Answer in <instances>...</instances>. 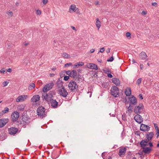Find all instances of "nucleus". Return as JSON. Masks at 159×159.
<instances>
[{
	"label": "nucleus",
	"mask_w": 159,
	"mask_h": 159,
	"mask_svg": "<svg viewBox=\"0 0 159 159\" xmlns=\"http://www.w3.org/2000/svg\"><path fill=\"white\" fill-rule=\"evenodd\" d=\"M69 90L71 92H75L78 89V85L75 81L71 80L68 84Z\"/></svg>",
	"instance_id": "1"
},
{
	"label": "nucleus",
	"mask_w": 159,
	"mask_h": 159,
	"mask_svg": "<svg viewBox=\"0 0 159 159\" xmlns=\"http://www.w3.org/2000/svg\"><path fill=\"white\" fill-rule=\"evenodd\" d=\"M45 109L42 106L39 107L37 110V115L41 118H43L46 116L47 115L45 112Z\"/></svg>",
	"instance_id": "2"
},
{
	"label": "nucleus",
	"mask_w": 159,
	"mask_h": 159,
	"mask_svg": "<svg viewBox=\"0 0 159 159\" xmlns=\"http://www.w3.org/2000/svg\"><path fill=\"white\" fill-rule=\"evenodd\" d=\"M53 96L52 94V92H50L48 94H47L45 93H44L42 95V98L44 99L46 101L48 102H49L53 98Z\"/></svg>",
	"instance_id": "3"
},
{
	"label": "nucleus",
	"mask_w": 159,
	"mask_h": 159,
	"mask_svg": "<svg viewBox=\"0 0 159 159\" xmlns=\"http://www.w3.org/2000/svg\"><path fill=\"white\" fill-rule=\"evenodd\" d=\"M111 93L112 95L116 98L119 95V90L118 87L115 86H112L110 90Z\"/></svg>",
	"instance_id": "4"
},
{
	"label": "nucleus",
	"mask_w": 159,
	"mask_h": 159,
	"mask_svg": "<svg viewBox=\"0 0 159 159\" xmlns=\"http://www.w3.org/2000/svg\"><path fill=\"white\" fill-rule=\"evenodd\" d=\"M143 106L142 103H139L138 105L135 106L134 112L136 114L141 113L143 108Z\"/></svg>",
	"instance_id": "5"
},
{
	"label": "nucleus",
	"mask_w": 159,
	"mask_h": 159,
	"mask_svg": "<svg viewBox=\"0 0 159 159\" xmlns=\"http://www.w3.org/2000/svg\"><path fill=\"white\" fill-rule=\"evenodd\" d=\"M19 113L17 111L13 112L11 115V121L13 122L18 120L19 117Z\"/></svg>",
	"instance_id": "6"
},
{
	"label": "nucleus",
	"mask_w": 159,
	"mask_h": 159,
	"mask_svg": "<svg viewBox=\"0 0 159 159\" xmlns=\"http://www.w3.org/2000/svg\"><path fill=\"white\" fill-rule=\"evenodd\" d=\"M128 103L129 104L134 106L136 105L137 103V100L136 98L133 95L131 97L128 98Z\"/></svg>",
	"instance_id": "7"
},
{
	"label": "nucleus",
	"mask_w": 159,
	"mask_h": 159,
	"mask_svg": "<svg viewBox=\"0 0 159 159\" xmlns=\"http://www.w3.org/2000/svg\"><path fill=\"white\" fill-rule=\"evenodd\" d=\"M66 74L71 77L75 78L77 75V71L75 70H68L66 71Z\"/></svg>",
	"instance_id": "8"
},
{
	"label": "nucleus",
	"mask_w": 159,
	"mask_h": 159,
	"mask_svg": "<svg viewBox=\"0 0 159 159\" xmlns=\"http://www.w3.org/2000/svg\"><path fill=\"white\" fill-rule=\"evenodd\" d=\"M53 83H50L47 84L45 86L43 89V91L44 93H45L51 89L54 86Z\"/></svg>",
	"instance_id": "9"
},
{
	"label": "nucleus",
	"mask_w": 159,
	"mask_h": 159,
	"mask_svg": "<svg viewBox=\"0 0 159 159\" xmlns=\"http://www.w3.org/2000/svg\"><path fill=\"white\" fill-rule=\"evenodd\" d=\"M59 92L60 95L64 97H66L68 94V93L65 89L64 87H63L61 89L59 90Z\"/></svg>",
	"instance_id": "10"
},
{
	"label": "nucleus",
	"mask_w": 159,
	"mask_h": 159,
	"mask_svg": "<svg viewBox=\"0 0 159 159\" xmlns=\"http://www.w3.org/2000/svg\"><path fill=\"white\" fill-rule=\"evenodd\" d=\"M134 119L136 122L139 124H140L143 120L142 116L139 115V114H137L134 116Z\"/></svg>",
	"instance_id": "11"
},
{
	"label": "nucleus",
	"mask_w": 159,
	"mask_h": 159,
	"mask_svg": "<svg viewBox=\"0 0 159 159\" xmlns=\"http://www.w3.org/2000/svg\"><path fill=\"white\" fill-rule=\"evenodd\" d=\"M9 121L8 118H2L0 120V128L4 126Z\"/></svg>",
	"instance_id": "12"
},
{
	"label": "nucleus",
	"mask_w": 159,
	"mask_h": 159,
	"mask_svg": "<svg viewBox=\"0 0 159 159\" xmlns=\"http://www.w3.org/2000/svg\"><path fill=\"white\" fill-rule=\"evenodd\" d=\"M51 106L54 108H57L58 106V102L55 99L52 98L49 102Z\"/></svg>",
	"instance_id": "13"
},
{
	"label": "nucleus",
	"mask_w": 159,
	"mask_h": 159,
	"mask_svg": "<svg viewBox=\"0 0 159 159\" xmlns=\"http://www.w3.org/2000/svg\"><path fill=\"white\" fill-rule=\"evenodd\" d=\"M18 129L17 128L11 127L8 129L9 133L11 135H15L18 132Z\"/></svg>",
	"instance_id": "14"
},
{
	"label": "nucleus",
	"mask_w": 159,
	"mask_h": 159,
	"mask_svg": "<svg viewBox=\"0 0 159 159\" xmlns=\"http://www.w3.org/2000/svg\"><path fill=\"white\" fill-rule=\"evenodd\" d=\"M150 127L148 125L142 124L140 126V130L143 131H148L150 130Z\"/></svg>",
	"instance_id": "15"
},
{
	"label": "nucleus",
	"mask_w": 159,
	"mask_h": 159,
	"mask_svg": "<svg viewBox=\"0 0 159 159\" xmlns=\"http://www.w3.org/2000/svg\"><path fill=\"white\" fill-rule=\"evenodd\" d=\"M22 120L25 124H29L30 121V119L27 116V115H24L22 116Z\"/></svg>",
	"instance_id": "16"
},
{
	"label": "nucleus",
	"mask_w": 159,
	"mask_h": 159,
	"mask_svg": "<svg viewBox=\"0 0 159 159\" xmlns=\"http://www.w3.org/2000/svg\"><path fill=\"white\" fill-rule=\"evenodd\" d=\"M27 96L26 95H22L18 96L16 99V102H17L23 101L26 99Z\"/></svg>",
	"instance_id": "17"
},
{
	"label": "nucleus",
	"mask_w": 159,
	"mask_h": 159,
	"mask_svg": "<svg viewBox=\"0 0 159 159\" xmlns=\"http://www.w3.org/2000/svg\"><path fill=\"white\" fill-rule=\"evenodd\" d=\"M40 98V97L39 95H35L31 98V101L33 102H36L39 101Z\"/></svg>",
	"instance_id": "18"
},
{
	"label": "nucleus",
	"mask_w": 159,
	"mask_h": 159,
	"mask_svg": "<svg viewBox=\"0 0 159 159\" xmlns=\"http://www.w3.org/2000/svg\"><path fill=\"white\" fill-rule=\"evenodd\" d=\"M63 82L60 79H58L57 81L56 84L57 85V86L58 88H62L63 87H64L63 86Z\"/></svg>",
	"instance_id": "19"
},
{
	"label": "nucleus",
	"mask_w": 159,
	"mask_h": 159,
	"mask_svg": "<svg viewBox=\"0 0 159 159\" xmlns=\"http://www.w3.org/2000/svg\"><path fill=\"white\" fill-rule=\"evenodd\" d=\"M142 152L145 154H149L152 150V149L149 147H144L142 148Z\"/></svg>",
	"instance_id": "20"
},
{
	"label": "nucleus",
	"mask_w": 159,
	"mask_h": 159,
	"mask_svg": "<svg viewBox=\"0 0 159 159\" xmlns=\"http://www.w3.org/2000/svg\"><path fill=\"white\" fill-rule=\"evenodd\" d=\"M112 82L116 86H119L120 84V81L119 79L113 78L112 79Z\"/></svg>",
	"instance_id": "21"
},
{
	"label": "nucleus",
	"mask_w": 159,
	"mask_h": 159,
	"mask_svg": "<svg viewBox=\"0 0 159 159\" xmlns=\"http://www.w3.org/2000/svg\"><path fill=\"white\" fill-rule=\"evenodd\" d=\"M154 134L152 132L149 133L148 134H146V138L148 141L151 140L153 137Z\"/></svg>",
	"instance_id": "22"
},
{
	"label": "nucleus",
	"mask_w": 159,
	"mask_h": 159,
	"mask_svg": "<svg viewBox=\"0 0 159 159\" xmlns=\"http://www.w3.org/2000/svg\"><path fill=\"white\" fill-rule=\"evenodd\" d=\"M126 148H121L119 150V156H121V155L125 154Z\"/></svg>",
	"instance_id": "23"
},
{
	"label": "nucleus",
	"mask_w": 159,
	"mask_h": 159,
	"mask_svg": "<svg viewBox=\"0 0 159 159\" xmlns=\"http://www.w3.org/2000/svg\"><path fill=\"white\" fill-rule=\"evenodd\" d=\"M140 58L143 60L145 59L147 57V55L145 52H142L139 55Z\"/></svg>",
	"instance_id": "24"
},
{
	"label": "nucleus",
	"mask_w": 159,
	"mask_h": 159,
	"mask_svg": "<svg viewBox=\"0 0 159 159\" xmlns=\"http://www.w3.org/2000/svg\"><path fill=\"white\" fill-rule=\"evenodd\" d=\"M89 68L92 69H94L97 70L98 69V66L97 65L93 63L90 64Z\"/></svg>",
	"instance_id": "25"
},
{
	"label": "nucleus",
	"mask_w": 159,
	"mask_h": 159,
	"mask_svg": "<svg viewBox=\"0 0 159 159\" xmlns=\"http://www.w3.org/2000/svg\"><path fill=\"white\" fill-rule=\"evenodd\" d=\"M9 110L8 108L6 107L4 108V109L0 113V116L2 115L3 114L9 112Z\"/></svg>",
	"instance_id": "26"
},
{
	"label": "nucleus",
	"mask_w": 159,
	"mask_h": 159,
	"mask_svg": "<svg viewBox=\"0 0 159 159\" xmlns=\"http://www.w3.org/2000/svg\"><path fill=\"white\" fill-rule=\"evenodd\" d=\"M128 91L127 89H126L125 91V93L127 96H129L130 95L131 93V91L130 88L128 89Z\"/></svg>",
	"instance_id": "27"
},
{
	"label": "nucleus",
	"mask_w": 159,
	"mask_h": 159,
	"mask_svg": "<svg viewBox=\"0 0 159 159\" xmlns=\"http://www.w3.org/2000/svg\"><path fill=\"white\" fill-rule=\"evenodd\" d=\"M75 81H76V82L78 83L80 81H81L82 80L81 76L79 75L77 76V77H75Z\"/></svg>",
	"instance_id": "28"
},
{
	"label": "nucleus",
	"mask_w": 159,
	"mask_h": 159,
	"mask_svg": "<svg viewBox=\"0 0 159 159\" xmlns=\"http://www.w3.org/2000/svg\"><path fill=\"white\" fill-rule=\"evenodd\" d=\"M101 22L99 20V19L98 18H97L96 21V25L97 27L98 28V30L99 29L100 26H101Z\"/></svg>",
	"instance_id": "29"
},
{
	"label": "nucleus",
	"mask_w": 159,
	"mask_h": 159,
	"mask_svg": "<svg viewBox=\"0 0 159 159\" xmlns=\"http://www.w3.org/2000/svg\"><path fill=\"white\" fill-rule=\"evenodd\" d=\"M145 143H146L145 142V140H142L140 142V145L142 148H143L146 146Z\"/></svg>",
	"instance_id": "30"
},
{
	"label": "nucleus",
	"mask_w": 159,
	"mask_h": 159,
	"mask_svg": "<svg viewBox=\"0 0 159 159\" xmlns=\"http://www.w3.org/2000/svg\"><path fill=\"white\" fill-rule=\"evenodd\" d=\"M25 106L22 104L18 105L17 107L18 110L20 111H23L24 110Z\"/></svg>",
	"instance_id": "31"
},
{
	"label": "nucleus",
	"mask_w": 159,
	"mask_h": 159,
	"mask_svg": "<svg viewBox=\"0 0 159 159\" xmlns=\"http://www.w3.org/2000/svg\"><path fill=\"white\" fill-rule=\"evenodd\" d=\"M133 106L129 104V106L127 108L128 111L129 113H131L133 111L132 108Z\"/></svg>",
	"instance_id": "32"
},
{
	"label": "nucleus",
	"mask_w": 159,
	"mask_h": 159,
	"mask_svg": "<svg viewBox=\"0 0 159 159\" xmlns=\"http://www.w3.org/2000/svg\"><path fill=\"white\" fill-rule=\"evenodd\" d=\"M62 56L66 58H70V56L69 55L66 53H63L62 54Z\"/></svg>",
	"instance_id": "33"
},
{
	"label": "nucleus",
	"mask_w": 159,
	"mask_h": 159,
	"mask_svg": "<svg viewBox=\"0 0 159 159\" xmlns=\"http://www.w3.org/2000/svg\"><path fill=\"white\" fill-rule=\"evenodd\" d=\"M103 70L104 72L106 74H108L109 73H111V72L109 68H106L105 69H103Z\"/></svg>",
	"instance_id": "34"
},
{
	"label": "nucleus",
	"mask_w": 159,
	"mask_h": 159,
	"mask_svg": "<svg viewBox=\"0 0 159 159\" xmlns=\"http://www.w3.org/2000/svg\"><path fill=\"white\" fill-rule=\"evenodd\" d=\"M35 86V84L34 83H31L30 84L29 88V89H32L33 88H34Z\"/></svg>",
	"instance_id": "35"
},
{
	"label": "nucleus",
	"mask_w": 159,
	"mask_h": 159,
	"mask_svg": "<svg viewBox=\"0 0 159 159\" xmlns=\"http://www.w3.org/2000/svg\"><path fill=\"white\" fill-rule=\"evenodd\" d=\"M76 8V7L75 5H71L70 6V9H71L72 10L74 11H75L76 10H75V9Z\"/></svg>",
	"instance_id": "36"
},
{
	"label": "nucleus",
	"mask_w": 159,
	"mask_h": 159,
	"mask_svg": "<svg viewBox=\"0 0 159 159\" xmlns=\"http://www.w3.org/2000/svg\"><path fill=\"white\" fill-rule=\"evenodd\" d=\"M142 80V79L141 78L138 79L136 82L137 84L139 85L141 82Z\"/></svg>",
	"instance_id": "37"
},
{
	"label": "nucleus",
	"mask_w": 159,
	"mask_h": 159,
	"mask_svg": "<svg viewBox=\"0 0 159 159\" xmlns=\"http://www.w3.org/2000/svg\"><path fill=\"white\" fill-rule=\"evenodd\" d=\"M114 59V57H113V56H112L110 59H108L107 60V61L108 62H111L113 61Z\"/></svg>",
	"instance_id": "38"
},
{
	"label": "nucleus",
	"mask_w": 159,
	"mask_h": 159,
	"mask_svg": "<svg viewBox=\"0 0 159 159\" xmlns=\"http://www.w3.org/2000/svg\"><path fill=\"white\" fill-rule=\"evenodd\" d=\"M72 66V63H67L65 64L64 66L67 67V66Z\"/></svg>",
	"instance_id": "39"
},
{
	"label": "nucleus",
	"mask_w": 159,
	"mask_h": 159,
	"mask_svg": "<svg viewBox=\"0 0 159 159\" xmlns=\"http://www.w3.org/2000/svg\"><path fill=\"white\" fill-rule=\"evenodd\" d=\"M7 14L10 17H11L13 15V13L12 11L8 12Z\"/></svg>",
	"instance_id": "40"
},
{
	"label": "nucleus",
	"mask_w": 159,
	"mask_h": 159,
	"mask_svg": "<svg viewBox=\"0 0 159 159\" xmlns=\"http://www.w3.org/2000/svg\"><path fill=\"white\" fill-rule=\"evenodd\" d=\"M69 79V76L66 75L64 76V80L65 81Z\"/></svg>",
	"instance_id": "41"
},
{
	"label": "nucleus",
	"mask_w": 159,
	"mask_h": 159,
	"mask_svg": "<svg viewBox=\"0 0 159 159\" xmlns=\"http://www.w3.org/2000/svg\"><path fill=\"white\" fill-rule=\"evenodd\" d=\"M80 66V64L79 63H76L74 66V68H78L79 67V66Z\"/></svg>",
	"instance_id": "42"
},
{
	"label": "nucleus",
	"mask_w": 159,
	"mask_h": 159,
	"mask_svg": "<svg viewBox=\"0 0 159 159\" xmlns=\"http://www.w3.org/2000/svg\"><path fill=\"white\" fill-rule=\"evenodd\" d=\"M8 83L7 81H4L2 83V84L4 87H5L7 85Z\"/></svg>",
	"instance_id": "43"
},
{
	"label": "nucleus",
	"mask_w": 159,
	"mask_h": 159,
	"mask_svg": "<svg viewBox=\"0 0 159 159\" xmlns=\"http://www.w3.org/2000/svg\"><path fill=\"white\" fill-rule=\"evenodd\" d=\"M154 126L156 131L158 130H159L157 125V124H154Z\"/></svg>",
	"instance_id": "44"
},
{
	"label": "nucleus",
	"mask_w": 159,
	"mask_h": 159,
	"mask_svg": "<svg viewBox=\"0 0 159 159\" xmlns=\"http://www.w3.org/2000/svg\"><path fill=\"white\" fill-rule=\"evenodd\" d=\"M105 51V49L104 47L101 48L100 49V51L98 52H103Z\"/></svg>",
	"instance_id": "45"
},
{
	"label": "nucleus",
	"mask_w": 159,
	"mask_h": 159,
	"mask_svg": "<svg viewBox=\"0 0 159 159\" xmlns=\"http://www.w3.org/2000/svg\"><path fill=\"white\" fill-rule=\"evenodd\" d=\"M41 11L39 10H37L36 12V14L38 15H40L41 14Z\"/></svg>",
	"instance_id": "46"
},
{
	"label": "nucleus",
	"mask_w": 159,
	"mask_h": 159,
	"mask_svg": "<svg viewBox=\"0 0 159 159\" xmlns=\"http://www.w3.org/2000/svg\"><path fill=\"white\" fill-rule=\"evenodd\" d=\"M135 135H137L140 136V131H136L135 132Z\"/></svg>",
	"instance_id": "47"
},
{
	"label": "nucleus",
	"mask_w": 159,
	"mask_h": 159,
	"mask_svg": "<svg viewBox=\"0 0 159 159\" xmlns=\"http://www.w3.org/2000/svg\"><path fill=\"white\" fill-rule=\"evenodd\" d=\"M130 33L129 32H127L126 34V36L127 37H128L130 36Z\"/></svg>",
	"instance_id": "48"
},
{
	"label": "nucleus",
	"mask_w": 159,
	"mask_h": 159,
	"mask_svg": "<svg viewBox=\"0 0 159 159\" xmlns=\"http://www.w3.org/2000/svg\"><path fill=\"white\" fill-rule=\"evenodd\" d=\"M5 71L4 68L2 69L0 71V72L2 73H4Z\"/></svg>",
	"instance_id": "49"
},
{
	"label": "nucleus",
	"mask_w": 159,
	"mask_h": 159,
	"mask_svg": "<svg viewBox=\"0 0 159 159\" xmlns=\"http://www.w3.org/2000/svg\"><path fill=\"white\" fill-rule=\"evenodd\" d=\"M111 73H109L107 74V76L111 78L113 77L112 75L111 74Z\"/></svg>",
	"instance_id": "50"
},
{
	"label": "nucleus",
	"mask_w": 159,
	"mask_h": 159,
	"mask_svg": "<svg viewBox=\"0 0 159 159\" xmlns=\"http://www.w3.org/2000/svg\"><path fill=\"white\" fill-rule=\"evenodd\" d=\"M147 12L145 11H143L141 13V14L143 15H146L147 14Z\"/></svg>",
	"instance_id": "51"
},
{
	"label": "nucleus",
	"mask_w": 159,
	"mask_h": 159,
	"mask_svg": "<svg viewBox=\"0 0 159 159\" xmlns=\"http://www.w3.org/2000/svg\"><path fill=\"white\" fill-rule=\"evenodd\" d=\"M48 0H43V2L44 5H45L48 2Z\"/></svg>",
	"instance_id": "52"
},
{
	"label": "nucleus",
	"mask_w": 159,
	"mask_h": 159,
	"mask_svg": "<svg viewBox=\"0 0 159 159\" xmlns=\"http://www.w3.org/2000/svg\"><path fill=\"white\" fill-rule=\"evenodd\" d=\"M148 145H149L150 146V147H152L153 146L152 143L151 142H149L148 143Z\"/></svg>",
	"instance_id": "53"
},
{
	"label": "nucleus",
	"mask_w": 159,
	"mask_h": 159,
	"mask_svg": "<svg viewBox=\"0 0 159 159\" xmlns=\"http://www.w3.org/2000/svg\"><path fill=\"white\" fill-rule=\"evenodd\" d=\"M139 97L140 99L142 100L143 99V97L141 94H140L139 95Z\"/></svg>",
	"instance_id": "54"
},
{
	"label": "nucleus",
	"mask_w": 159,
	"mask_h": 159,
	"mask_svg": "<svg viewBox=\"0 0 159 159\" xmlns=\"http://www.w3.org/2000/svg\"><path fill=\"white\" fill-rule=\"evenodd\" d=\"M148 141L147 139L146 140H145V142L146 143H145L146 145V146L148 145V141Z\"/></svg>",
	"instance_id": "55"
},
{
	"label": "nucleus",
	"mask_w": 159,
	"mask_h": 159,
	"mask_svg": "<svg viewBox=\"0 0 159 159\" xmlns=\"http://www.w3.org/2000/svg\"><path fill=\"white\" fill-rule=\"evenodd\" d=\"M152 5L153 6L156 7L157 5V3L155 2H152Z\"/></svg>",
	"instance_id": "56"
},
{
	"label": "nucleus",
	"mask_w": 159,
	"mask_h": 159,
	"mask_svg": "<svg viewBox=\"0 0 159 159\" xmlns=\"http://www.w3.org/2000/svg\"><path fill=\"white\" fill-rule=\"evenodd\" d=\"M156 134L157 135V138L159 135V130L157 131Z\"/></svg>",
	"instance_id": "57"
},
{
	"label": "nucleus",
	"mask_w": 159,
	"mask_h": 159,
	"mask_svg": "<svg viewBox=\"0 0 159 159\" xmlns=\"http://www.w3.org/2000/svg\"><path fill=\"white\" fill-rule=\"evenodd\" d=\"M12 70L11 68H9L7 70V71L8 72H11L12 71Z\"/></svg>",
	"instance_id": "58"
},
{
	"label": "nucleus",
	"mask_w": 159,
	"mask_h": 159,
	"mask_svg": "<svg viewBox=\"0 0 159 159\" xmlns=\"http://www.w3.org/2000/svg\"><path fill=\"white\" fill-rule=\"evenodd\" d=\"M80 66H83L84 65V63L83 62H79Z\"/></svg>",
	"instance_id": "59"
},
{
	"label": "nucleus",
	"mask_w": 159,
	"mask_h": 159,
	"mask_svg": "<svg viewBox=\"0 0 159 159\" xmlns=\"http://www.w3.org/2000/svg\"><path fill=\"white\" fill-rule=\"evenodd\" d=\"M111 48H108L106 50V52L107 53H109L110 52V51Z\"/></svg>",
	"instance_id": "60"
},
{
	"label": "nucleus",
	"mask_w": 159,
	"mask_h": 159,
	"mask_svg": "<svg viewBox=\"0 0 159 159\" xmlns=\"http://www.w3.org/2000/svg\"><path fill=\"white\" fill-rule=\"evenodd\" d=\"M140 69H142V70L143 69V65L142 64H141L140 65Z\"/></svg>",
	"instance_id": "61"
},
{
	"label": "nucleus",
	"mask_w": 159,
	"mask_h": 159,
	"mask_svg": "<svg viewBox=\"0 0 159 159\" xmlns=\"http://www.w3.org/2000/svg\"><path fill=\"white\" fill-rule=\"evenodd\" d=\"M95 51V50L94 49H92L90 50V52L91 53Z\"/></svg>",
	"instance_id": "62"
},
{
	"label": "nucleus",
	"mask_w": 159,
	"mask_h": 159,
	"mask_svg": "<svg viewBox=\"0 0 159 159\" xmlns=\"http://www.w3.org/2000/svg\"><path fill=\"white\" fill-rule=\"evenodd\" d=\"M54 75H55L54 74H49V76L50 77H53Z\"/></svg>",
	"instance_id": "63"
},
{
	"label": "nucleus",
	"mask_w": 159,
	"mask_h": 159,
	"mask_svg": "<svg viewBox=\"0 0 159 159\" xmlns=\"http://www.w3.org/2000/svg\"><path fill=\"white\" fill-rule=\"evenodd\" d=\"M71 27L72 29L73 30H76V29H75V27H74V26H72Z\"/></svg>",
	"instance_id": "64"
}]
</instances>
